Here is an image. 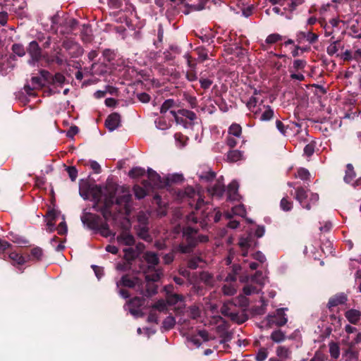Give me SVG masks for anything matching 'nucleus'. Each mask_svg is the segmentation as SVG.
Masks as SVG:
<instances>
[{"label":"nucleus","mask_w":361,"mask_h":361,"mask_svg":"<svg viewBox=\"0 0 361 361\" xmlns=\"http://www.w3.org/2000/svg\"><path fill=\"white\" fill-rule=\"evenodd\" d=\"M132 195L130 190L122 185L109 184L105 187L103 206L99 209L106 220L111 217L110 208L114 204L123 207L125 212L128 214L131 209Z\"/></svg>","instance_id":"f257e3e1"},{"label":"nucleus","mask_w":361,"mask_h":361,"mask_svg":"<svg viewBox=\"0 0 361 361\" xmlns=\"http://www.w3.org/2000/svg\"><path fill=\"white\" fill-rule=\"evenodd\" d=\"M80 195L84 200H88L90 197L94 202L93 208L98 211L102 209L104 202L105 187L97 185H90L87 181H85L80 185Z\"/></svg>","instance_id":"f03ea898"},{"label":"nucleus","mask_w":361,"mask_h":361,"mask_svg":"<svg viewBox=\"0 0 361 361\" xmlns=\"http://www.w3.org/2000/svg\"><path fill=\"white\" fill-rule=\"evenodd\" d=\"M183 198H188V200L192 199L195 203V209L196 213H192L188 216V221L197 222L199 218L206 219L209 218L208 214H206L205 211L202 209V207L204 205V202L203 199H202L201 195L199 192L195 190V189L192 187H187L185 188L184 192H183ZM191 207H193L194 204L191 202H189Z\"/></svg>","instance_id":"7ed1b4c3"},{"label":"nucleus","mask_w":361,"mask_h":361,"mask_svg":"<svg viewBox=\"0 0 361 361\" xmlns=\"http://www.w3.org/2000/svg\"><path fill=\"white\" fill-rule=\"evenodd\" d=\"M197 231L190 228L188 227L183 230V237L187 242V245L180 244L178 246V250L182 253L190 252L192 247L196 245L197 242H206L208 240L207 236L199 235L197 238Z\"/></svg>","instance_id":"20e7f679"},{"label":"nucleus","mask_w":361,"mask_h":361,"mask_svg":"<svg viewBox=\"0 0 361 361\" xmlns=\"http://www.w3.org/2000/svg\"><path fill=\"white\" fill-rule=\"evenodd\" d=\"M170 114L174 117L177 123L183 125L185 128H191L197 120L196 114L187 109H181L178 113L170 111Z\"/></svg>","instance_id":"39448f33"},{"label":"nucleus","mask_w":361,"mask_h":361,"mask_svg":"<svg viewBox=\"0 0 361 361\" xmlns=\"http://www.w3.org/2000/svg\"><path fill=\"white\" fill-rule=\"evenodd\" d=\"M295 199L303 208L309 210L311 208V204H314L318 202L319 195L310 192L302 188H299L296 190Z\"/></svg>","instance_id":"423d86ee"},{"label":"nucleus","mask_w":361,"mask_h":361,"mask_svg":"<svg viewBox=\"0 0 361 361\" xmlns=\"http://www.w3.org/2000/svg\"><path fill=\"white\" fill-rule=\"evenodd\" d=\"M286 310L287 308H280L276 310L274 315L269 314L267 317V323L269 325L275 324L278 326L285 325L288 322L287 316L285 314Z\"/></svg>","instance_id":"0eeeda50"},{"label":"nucleus","mask_w":361,"mask_h":361,"mask_svg":"<svg viewBox=\"0 0 361 361\" xmlns=\"http://www.w3.org/2000/svg\"><path fill=\"white\" fill-rule=\"evenodd\" d=\"M147 177L148 180L147 185L152 188H161L166 185L165 180L161 178L159 174H158L155 171L152 170L151 168L147 169Z\"/></svg>","instance_id":"6e6552de"},{"label":"nucleus","mask_w":361,"mask_h":361,"mask_svg":"<svg viewBox=\"0 0 361 361\" xmlns=\"http://www.w3.org/2000/svg\"><path fill=\"white\" fill-rule=\"evenodd\" d=\"M207 192L212 197L221 198L225 192L223 177L220 176L215 180V183L207 188Z\"/></svg>","instance_id":"1a4fd4ad"},{"label":"nucleus","mask_w":361,"mask_h":361,"mask_svg":"<svg viewBox=\"0 0 361 361\" xmlns=\"http://www.w3.org/2000/svg\"><path fill=\"white\" fill-rule=\"evenodd\" d=\"M240 269V267H235L234 270L235 272H237V271ZM235 274H229L226 278V283L224 284L222 287V291L224 295H233L236 293V288L234 286V284L232 283L235 281Z\"/></svg>","instance_id":"9d476101"},{"label":"nucleus","mask_w":361,"mask_h":361,"mask_svg":"<svg viewBox=\"0 0 361 361\" xmlns=\"http://www.w3.org/2000/svg\"><path fill=\"white\" fill-rule=\"evenodd\" d=\"M355 178V173L353 166L351 164H348L346 166L345 175L344 176V181L348 184H351L353 187H361V177L354 180Z\"/></svg>","instance_id":"9b49d317"},{"label":"nucleus","mask_w":361,"mask_h":361,"mask_svg":"<svg viewBox=\"0 0 361 361\" xmlns=\"http://www.w3.org/2000/svg\"><path fill=\"white\" fill-rule=\"evenodd\" d=\"M238 244L242 251V255L245 257L247 255V250L250 247L255 246L256 242L253 238L252 233H250L247 237L240 238Z\"/></svg>","instance_id":"f8f14e48"},{"label":"nucleus","mask_w":361,"mask_h":361,"mask_svg":"<svg viewBox=\"0 0 361 361\" xmlns=\"http://www.w3.org/2000/svg\"><path fill=\"white\" fill-rule=\"evenodd\" d=\"M27 51L31 57L29 63L34 65L41 57V49L38 43L36 41H32L29 44Z\"/></svg>","instance_id":"ddd939ff"},{"label":"nucleus","mask_w":361,"mask_h":361,"mask_svg":"<svg viewBox=\"0 0 361 361\" xmlns=\"http://www.w3.org/2000/svg\"><path fill=\"white\" fill-rule=\"evenodd\" d=\"M121 123V116L117 113H114L110 114L106 121L105 126L109 129V131H114L116 128H118Z\"/></svg>","instance_id":"4468645a"},{"label":"nucleus","mask_w":361,"mask_h":361,"mask_svg":"<svg viewBox=\"0 0 361 361\" xmlns=\"http://www.w3.org/2000/svg\"><path fill=\"white\" fill-rule=\"evenodd\" d=\"M200 180L204 183H210L215 178V173L209 167H204L197 171Z\"/></svg>","instance_id":"2eb2a0df"},{"label":"nucleus","mask_w":361,"mask_h":361,"mask_svg":"<svg viewBox=\"0 0 361 361\" xmlns=\"http://www.w3.org/2000/svg\"><path fill=\"white\" fill-rule=\"evenodd\" d=\"M259 114L256 117H259L262 121H270L274 115V110L269 106L262 105L259 108Z\"/></svg>","instance_id":"dca6fc26"},{"label":"nucleus","mask_w":361,"mask_h":361,"mask_svg":"<svg viewBox=\"0 0 361 361\" xmlns=\"http://www.w3.org/2000/svg\"><path fill=\"white\" fill-rule=\"evenodd\" d=\"M44 80L42 77L33 76L31 78V85H26L24 89L28 94H30L32 90L41 88L44 85Z\"/></svg>","instance_id":"f3484780"},{"label":"nucleus","mask_w":361,"mask_h":361,"mask_svg":"<svg viewBox=\"0 0 361 361\" xmlns=\"http://www.w3.org/2000/svg\"><path fill=\"white\" fill-rule=\"evenodd\" d=\"M143 257L148 265L149 270L154 269L155 268V267L159 264V257L154 252H151V251L146 252L144 254Z\"/></svg>","instance_id":"a211bd4d"},{"label":"nucleus","mask_w":361,"mask_h":361,"mask_svg":"<svg viewBox=\"0 0 361 361\" xmlns=\"http://www.w3.org/2000/svg\"><path fill=\"white\" fill-rule=\"evenodd\" d=\"M318 39V35L312 33L310 31L307 32H298L297 33V41L301 43L304 39H306L309 43L312 44Z\"/></svg>","instance_id":"6ab92c4d"},{"label":"nucleus","mask_w":361,"mask_h":361,"mask_svg":"<svg viewBox=\"0 0 361 361\" xmlns=\"http://www.w3.org/2000/svg\"><path fill=\"white\" fill-rule=\"evenodd\" d=\"M345 317L352 324H357L361 319V312L355 309H350L345 312Z\"/></svg>","instance_id":"aec40b11"},{"label":"nucleus","mask_w":361,"mask_h":361,"mask_svg":"<svg viewBox=\"0 0 361 361\" xmlns=\"http://www.w3.org/2000/svg\"><path fill=\"white\" fill-rule=\"evenodd\" d=\"M238 183L235 180H233L228 186L227 188V200L230 201H235L238 198Z\"/></svg>","instance_id":"412c9836"},{"label":"nucleus","mask_w":361,"mask_h":361,"mask_svg":"<svg viewBox=\"0 0 361 361\" xmlns=\"http://www.w3.org/2000/svg\"><path fill=\"white\" fill-rule=\"evenodd\" d=\"M246 214V210L243 204H238L233 207L231 212H226L224 213V216L226 219H231L233 216H245Z\"/></svg>","instance_id":"4be33fe9"},{"label":"nucleus","mask_w":361,"mask_h":361,"mask_svg":"<svg viewBox=\"0 0 361 361\" xmlns=\"http://www.w3.org/2000/svg\"><path fill=\"white\" fill-rule=\"evenodd\" d=\"M276 354L281 360L291 359L292 350L290 347L279 345L276 349Z\"/></svg>","instance_id":"5701e85b"},{"label":"nucleus","mask_w":361,"mask_h":361,"mask_svg":"<svg viewBox=\"0 0 361 361\" xmlns=\"http://www.w3.org/2000/svg\"><path fill=\"white\" fill-rule=\"evenodd\" d=\"M116 239L117 241L121 245L130 246L135 243V238L133 235L127 231H123L122 233L117 236Z\"/></svg>","instance_id":"b1692460"},{"label":"nucleus","mask_w":361,"mask_h":361,"mask_svg":"<svg viewBox=\"0 0 361 361\" xmlns=\"http://www.w3.org/2000/svg\"><path fill=\"white\" fill-rule=\"evenodd\" d=\"M347 300V298L344 293L336 295L331 298L328 302L327 306L329 309L343 304Z\"/></svg>","instance_id":"393cba45"},{"label":"nucleus","mask_w":361,"mask_h":361,"mask_svg":"<svg viewBox=\"0 0 361 361\" xmlns=\"http://www.w3.org/2000/svg\"><path fill=\"white\" fill-rule=\"evenodd\" d=\"M140 283V281L137 278H130L128 276H123L121 278V280L119 282L116 283L117 288L119 287L120 285H122L128 288H134L135 287L138 283Z\"/></svg>","instance_id":"a878e982"},{"label":"nucleus","mask_w":361,"mask_h":361,"mask_svg":"<svg viewBox=\"0 0 361 361\" xmlns=\"http://www.w3.org/2000/svg\"><path fill=\"white\" fill-rule=\"evenodd\" d=\"M259 103V99L255 96H252L249 100L247 101L246 105L248 109L252 112L255 116H257L259 114V108L262 107L261 105L259 106H257V104Z\"/></svg>","instance_id":"bb28decb"},{"label":"nucleus","mask_w":361,"mask_h":361,"mask_svg":"<svg viewBox=\"0 0 361 361\" xmlns=\"http://www.w3.org/2000/svg\"><path fill=\"white\" fill-rule=\"evenodd\" d=\"M267 281V277L262 271H257L254 276L250 278V282L256 283L262 289Z\"/></svg>","instance_id":"cd10ccee"},{"label":"nucleus","mask_w":361,"mask_h":361,"mask_svg":"<svg viewBox=\"0 0 361 361\" xmlns=\"http://www.w3.org/2000/svg\"><path fill=\"white\" fill-rule=\"evenodd\" d=\"M144 188L140 185H135L133 188L134 194L136 198L140 200L144 198L149 189L147 182L143 183Z\"/></svg>","instance_id":"c85d7f7f"},{"label":"nucleus","mask_w":361,"mask_h":361,"mask_svg":"<svg viewBox=\"0 0 361 361\" xmlns=\"http://www.w3.org/2000/svg\"><path fill=\"white\" fill-rule=\"evenodd\" d=\"M162 276H163L162 270L161 269H155L152 273H150V271H148L146 273L145 279L147 281L156 282V281H158Z\"/></svg>","instance_id":"c756f323"},{"label":"nucleus","mask_w":361,"mask_h":361,"mask_svg":"<svg viewBox=\"0 0 361 361\" xmlns=\"http://www.w3.org/2000/svg\"><path fill=\"white\" fill-rule=\"evenodd\" d=\"M228 135L234 136L238 139H243L241 126L239 124L233 123L228 128Z\"/></svg>","instance_id":"7c9ffc66"},{"label":"nucleus","mask_w":361,"mask_h":361,"mask_svg":"<svg viewBox=\"0 0 361 361\" xmlns=\"http://www.w3.org/2000/svg\"><path fill=\"white\" fill-rule=\"evenodd\" d=\"M270 338L276 343H280L284 341L286 338V334L280 329L274 331L271 335Z\"/></svg>","instance_id":"2f4dec72"},{"label":"nucleus","mask_w":361,"mask_h":361,"mask_svg":"<svg viewBox=\"0 0 361 361\" xmlns=\"http://www.w3.org/2000/svg\"><path fill=\"white\" fill-rule=\"evenodd\" d=\"M261 290L262 289H260L258 286H253L252 283L245 285L243 289L245 295L257 294L259 293Z\"/></svg>","instance_id":"473e14b6"},{"label":"nucleus","mask_w":361,"mask_h":361,"mask_svg":"<svg viewBox=\"0 0 361 361\" xmlns=\"http://www.w3.org/2000/svg\"><path fill=\"white\" fill-rule=\"evenodd\" d=\"M343 343L350 348H353L355 345L361 343V332L357 331L355 338L352 341H350V337L347 336V338L343 340Z\"/></svg>","instance_id":"72a5a7b5"},{"label":"nucleus","mask_w":361,"mask_h":361,"mask_svg":"<svg viewBox=\"0 0 361 361\" xmlns=\"http://www.w3.org/2000/svg\"><path fill=\"white\" fill-rule=\"evenodd\" d=\"M348 35L356 39L361 38V28L358 26L357 24H353L350 26L348 32Z\"/></svg>","instance_id":"f704fd0d"},{"label":"nucleus","mask_w":361,"mask_h":361,"mask_svg":"<svg viewBox=\"0 0 361 361\" xmlns=\"http://www.w3.org/2000/svg\"><path fill=\"white\" fill-rule=\"evenodd\" d=\"M243 158V153L239 150H231L228 152L227 159L230 161L236 162Z\"/></svg>","instance_id":"c9c22d12"},{"label":"nucleus","mask_w":361,"mask_h":361,"mask_svg":"<svg viewBox=\"0 0 361 361\" xmlns=\"http://www.w3.org/2000/svg\"><path fill=\"white\" fill-rule=\"evenodd\" d=\"M329 347L331 356L334 359H337L340 355V348L338 344L334 342H331L329 344Z\"/></svg>","instance_id":"e433bc0d"},{"label":"nucleus","mask_w":361,"mask_h":361,"mask_svg":"<svg viewBox=\"0 0 361 361\" xmlns=\"http://www.w3.org/2000/svg\"><path fill=\"white\" fill-rule=\"evenodd\" d=\"M176 324V319L172 316L167 317L163 322L162 324V328L164 329V330H169L171 329Z\"/></svg>","instance_id":"4c0bfd02"},{"label":"nucleus","mask_w":361,"mask_h":361,"mask_svg":"<svg viewBox=\"0 0 361 361\" xmlns=\"http://www.w3.org/2000/svg\"><path fill=\"white\" fill-rule=\"evenodd\" d=\"M9 258L16 262L18 264H23L26 262L25 258L16 252L9 254Z\"/></svg>","instance_id":"58836bf2"},{"label":"nucleus","mask_w":361,"mask_h":361,"mask_svg":"<svg viewBox=\"0 0 361 361\" xmlns=\"http://www.w3.org/2000/svg\"><path fill=\"white\" fill-rule=\"evenodd\" d=\"M10 235H11V241L20 246L26 245L28 243V240L22 236L13 235V233H10Z\"/></svg>","instance_id":"ea45409f"},{"label":"nucleus","mask_w":361,"mask_h":361,"mask_svg":"<svg viewBox=\"0 0 361 361\" xmlns=\"http://www.w3.org/2000/svg\"><path fill=\"white\" fill-rule=\"evenodd\" d=\"M145 173V169L142 167H134L129 171V176L132 178H138Z\"/></svg>","instance_id":"a19ab883"},{"label":"nucleus","mask_w":361,"mask_h":361,"mask_svg":"<svg viewBox=\"0 0 361 361\" xmlns=\"http://www.w3.org/2000/svg\"><path fill=\"white\" fill-rule=\"evenodd\" d=\"M144 303V300L142 298L135 297L130 300L127 306L129 307H134V308H140Z\"/></svg>","instance_id":"79ce46f5"},{"label":"nucleus","mask_w":361,"mask_h":361,"mask_svg":"<svg viewBox=\"0 0 361 361\" xmlns=\"http://www.w3.org/2000/svg\"><path fill=\"white\" fill-rule=\"evenodd\" d=\"M183 299L182 296L178 294H171L167 295L166 302L168 305H173L181 301Z\"/></svg>","instance_id":"37998d69"},{"label":"nucleus","mask_w":361,"mask_h":361,"mask_svg":"<svg viewBox=\"0 0 361 361\" xmlns=\"http://www.w3.org/2000/svg\"><path fill=\"white\" fill-rule=\"evenodd\" d=\"M155 125L158 129L166 130L170 127V123H168L164 118H159L155 121Z\"/></svg>","instance_id":"c03bdc74"},{"label":"nucleus","mask_w":361,"mask_h":361,"mask_svg":"<svg viewBox=\"0 0 361 361\" xmlns=\"http://www.w3.org/2000/svg\"><path fill=\"white\" fill-rule=\"evenodd\" d=\"M174 105V101L173 99H166L161 106L160 112L161 114L166 113L169 110H170Z\"/></svg>","instance_id":"a18cd8bd"},{"label":"nucleus","mask_w":361,"mask_h":361,"mask_svg":"<svg viewBox=\"0 0 361 361\" xmlns=\"http://www.w3.org/2000/svg\"><path fill=\"white\" fill-rule=\"evenodd\" d=\"M174 138L176 140V145L178 147H183L186 145V138L184 135L176 133L174 135Z\"/></svg>","instance_id":"49530a36"},{"label":"nucleus","mask_w":361,"mask_h":361,"mask_svg":"<svg viewBox=\"0 0 361 361\" xmlns=\"http://www.w3.org/2000/svg\"><path fill=\"white\" fill-rule=\"evenodd\" d=\"M167 302L164 300L157 301L152 305V308L157 310L159 312H165L167 310Z\"/></svg>","instance_id":"de8ad7c7"},{"label":"nucleus","mask_w":361,"mask_h":361,"mask_svg":"<svg viewBox=\"0 0 361 361\" xmlns=\"http://www.w3.org/2000/svg\"><path fill=\"white\" fill-rule=\"evenodd\" d=\"M124 252V258L127 261H130L134 259L136 256L135 250L132 247L125 248L123 250Z\"/></svg>","instance_id":"09e8293b"},{"label":"nucleus","mask_w":361,"mask_h":361,"mask_svg":"<svg viewBox=\"0 0 361 361\" xmlns=\"http://www.w3.org/2000/svg\"><path fill=\"white\" fill-rule=\"evenodd\" d=\"M62 221L59 224L57 228V231L59 235H63L67 233L68 232V227L67 224L65 221V216L61 215Z\"/></svg>","instance_id":"8fccbe9b"},{"label":"nucleus","mask_w":361,"mask_h":361,"mask_svg":"<svg viewBox=\"0 0 361 361\" xmlns=\"http://www.w3.org/2000/svg\"><path fill=\"white\" fill-rule=\"evenodd\" d=\"M296 177L300 178L302 180H308L310 177L309 171L304 168L298 169Z\"/></svg>","instance_id":"3c124183"},{"label":"nucleus","mask_w":361,"mask_h":361,"mask_svg":"<svg viewBox=\"0 0 361 361\" xmlns=\"http://www.w3.org/2000/svg\"><path fill=\"white\" fill-rule=\"evenodd\" d=\"M240 140H242L243 143L245 142L243 139H238L234 136L228 135L226 138V143L230 147L233 148L238 145Z\"/></svg>","instance_id":"603ef678"},{"label":"nucleus","mask_w":361,"mask_h":361,"mask_svg":"<svg viewBox=\"0 0 361 361\" xmlns=\"http://www.w3.org/2000/svg\"><path fill=\"white\" fill-rule=\"evenodd\" d=\"M281 209L283 211L288 212L292 209L293 204L288 201L286 197L282 198L280 202Z\"/></svg>","instance_id":"864d4df0"},{"label":"nucleus","mask_w":361,"mask_h":361,"mask_svg":"<svg viewBox=\"0 0 361 361\" xmlns=\"http://www.w3.org/2000/svg\"><path fill=\"white\" fill-rule=\"evenodd\" d=\"M12 50L16 54H17L19 56H23L25 54L23 46L20 44H14L12 46Z\"/></svg>","instance_id":"5fc2aeb1"},{"label":"nucleus","mask_w":361,"mask_h":361,"mask_svg":"<svg viewBox=\"0 0 361 361\" xmlns=\"http://www.w3.org/2000/svg\"><path fill=\"white\" fill-rule=\"evenodd\" d=\"M268 356V351L266 348H262L259 350L256 355L257 361H264Z\"/></svg>","instance_id":"6e6d98bb"},{"label":"nucleus","mask_w":361,"mask_h":361,"mask_svg":"<svg viewBox=\"0 0 361 361\" xmlns=\"http://www.w3.org/2000/svg\"><path fill=\"white\" fill-rule=\"evenodd\" d=\"M66 80L63 75L61 73H56L53 78V84L59 86H61Z\"/></svg>","instance_id":"4d7b16f0"},{"label":"nucleus","mask_w":361,"mask_h":361,"mask_svg":"<svg viewBox=\"0 0 361 361\" xmlns=\"http://www.w3.org/2000/svg\"><path fill=\"white\" fill-rule=\"evenodd\" d=\"M307 63L305 60L297 59L293 61V68L295 71L302 70L305 67Z\"/></svg>","instance_id":"13d9d810"},{"label":"nucleus","mask_w":361,"mask_h":361,"mask_svg":"<svg viewBox=\"0 0 361 361\" xmlns=\"http://www.w3.org/2000/svg\"><path fill=\"white\" fill-rule=\"evenodd\" d=\"M66 171L72 181H75L78 176V170L75 166H68Z\"/></svg>","instance_id":"bf43d9fd"},{"label":"nucleus","mask_w":361,"mask_h":361,"mask_svg":"<svg viewBox=\"0 0 361 361\" xmlns=\"http://www.w3.org/2000/svg\"><path fill=\"white\" fill-rule=\"evenodd\" d=\"M31 255H32V257H33L36 259L39 260V259H40L42 258V257L43 255V251L39 247H34L31 250Z\"/></svg>","instance_id":"052dcab7"},{"label":"nucleus","mask_w":361,"mask_h":361,"mask_svg":"<svg viewBox=\"0 0 361 361\" xmlns=\"http://www.w3.org/2000/svg\"><path fill=\"white\" fill-rule=\"evenodd\" d=\"M281 39V36L280 35L271 34L267 37L266 42L267 44H274Z\"/></svg>","instance_id":"680f3d73"},{"label":"nucleus","mask_w":361,"mask_h":361,"mask_svg":"<svg viewBox=\"0 0 361 361\" xmlns=\"http://www.w3.org/2000/svg\"><path fill=\"white\" fill-rule=\"evenodd\" d=\"M252 257L254 259L259 261L260 263H264L267 260L265 255L260 251H257L252 254Z\"/></svg>","instance_id":"e2e57ef3"},{"label":"nucleus","mask_w":361,"mask_h":361,"mask_svg":"<svg viewBox=\"0 0 361 361\" xmlns=\"http://www.w3.org/2000/svg\"><path fill=\"white\" fill-rule=\"evenodd\" d=\"M92 268L94 270L95 276L99 280L104 275L103 268L97 265H92Z\"/></svg>","instance_id":"0e129e2a"},{"label":"nucleus","mask_w":361,"mask_h":361,"mask_svg":"<svg viewBox=\"0 0 361 361\" xmlns=\"http://www.w3.org/2000/svg\"><path fill=\"white\" fill-rule=\"evenodd\" d=\"M201 259L200 257H195L191 259L188 262V266L191 269H197L199 267V263L201 262Z\"/></svg>","instance_id":"69168bd1"},{"label":"nucleus","mask_w":361,"mask_h":361,"mask_svg":"<svg viewBox=\"0 0 361 361\" xmlns=\"http://www.w3.org/2000/svg\"><path fill=\"white\" fill-rule=\"evenodd\" d=\"M90 165L95 173H101V166L97 161L92 160L90 161Z\"/></svg>","instance_id":"338daca9"},{"label":"nucleus","mask_w":361,"mask_h":361,"mask_svg":"<svg viewBox=\"0 0 361 361\" xmlns=\"http://www.w3.org/2000/svg\"><path fill=\"white\" fill-rule=\"evenodd\" d=\"M327 53L328 54L332 56L338 51V48L336 45V42H334L327 47Z\"/></svg>","instance_id":"774afa93"}]
</instances>
